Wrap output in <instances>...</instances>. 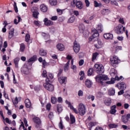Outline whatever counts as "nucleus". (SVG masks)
<instances>
[{"instance_id":"9b49d317","label":"nucleus","mask_w":130,"mask_h":130,"mask_svg":"<svg viewBox=\"0 0 130 130\" xmlns=\"http://www.w3.org/2000/svg\"><path fill=\"white\" fill-rule=\"evenodd\" d=\"M116 87L120 90H125L126 88V84L124 82H120L116 85Z\"/></svg>"},{"instance_id":"0e129e2a","label":"nucleus","mask_w":130,"mask_h":130,"mask_svg":"<svg viewBox=\"0 0 130 130\" xmlns=\"http://www.w3.org/2000/svg\"><path fill=\"white\" fill-rule=\"evenodd\" d=\"M51 107V104H48L47 105H46V108L47 109V110H50V108Z\"/></svg>"},{"instance_id":"c756f323","label":"nucleus","mask_w":130,"mask_h":130,"mask_svg":"<svg viewBox=\"0 0 130 130\" xmlns=\"http://www.w3.org/2000/svg\"><path fill=\"white\" fill-rule=\"evenodd\" d=\"M15 29L14 28H12L11 30L9 31V38L11 39V38H12V37L14 36V31Z\"/></svg>"},{"instance_id":"6e6552de","label":"nucleus","mask_w":130,"mask_h":130,"mask_svg":"<svg viewBox=\"0 0 130 130\" xmlns=\"http://www.w3.org/2000/svg\"><path fill=\"white\" fill-rule=\"evenodd\" d=\"M73 49L75 52V53H79V51H80V49H81V46H80V44H79L78 42L76 41H75V42H74Z\"/></svg>"},{"instance_id":"49530a36","label":"nucleus","mask_w":130,"mask_h":130,"mask_svg":"<svg viewBox=\"0 0 130 130\" xmlns=\"http://www.w3.org/2000/svg\"><path fill=\"white\" fill-rule=\"evenodd\" d=\"M96 29H98L99 31H101V32H102V25L101 24L98 25L96 27Z\"/></svg>"},{"instance_id":"9d476101","label":"nucleus","mask_w":130,"mask_h":130,"mask_svg":"<svg viewBox=\"0 0 130 130\" xmlns=\"http://www.w3.org/2000/svg\"><path fill=\"white\" fill-rule=\"evenodd\" d=\"M130 119V114L122 115L121 117V120L123 123H127V122Z\"/></svg>"},{"instance_id":"69168bd1","label":"nucleus","mask_w":130,"mask_h":130,"mask_svg":"<svg viewBox=\"0 0 130 130\" xmlns=\"http://www.w3.org/2000/svg\"><path fill=\"white\" fill-rule=\"evenodd\" d=\"M94 5L95 8H98V7H99L100 6V5L98 4V2H97L96 1H94Z\"/></svg>"},{"instance_id":"13d9d810","label":"nucleus","mask_w":130,"mask_h":130,"mask_svg":"<svg viewBox=\"0 0 130 130\" xmlns=\"http://www.w3.org/2000/svg\"><path fill=\"white\" fill-rule=\"evenodd\" d=\"M85 3L86 7H88L90 6V2H89V0H85Z\"/></svg>"},{"instance_id":"7c9ffc66","label":"nucleus","mask_w":130,"mask_h":130,"mask_svg":"<svg viewBox=\"0 0 130 130\" xmlns=\"http://www.w3.org/2000/svg\"><path fill=\"white\" fill-rule=\"evenodd\" d=\"M57 111L58 112V113H60V112L62 111V107L61 105H57Z\"/></svg>"},{"instance_id":"5fc2aeb1","label":"nucleus","mask_w":130,"mask_h":130,"mask_svg":"<svg viewBox=\"0 0 130 130\" xmlns=\"http://www.w3.org/2000/svg\"><path fill=\"white\" fill-rule=\"evenodd\" d=\"M59 127L62 129L63 128V125L62 124V121H60V123H59Z\"/></svg>"},{"instance_id":"603ef678","label":"nucleus","mask_w":130,"mask_h":130,"mask_svg":"<svg viewBox=\"0 0 130 130\" xmlns=\"http://www.w3.org/2000/svg\"><path fill=\"white\" fill-rule=\"evenodd\" d=\"M12 102H13V104H18V98L17 97H16L15 98V100H14V101H12Z\"/></svg>"},{"instance_id":"a878e982","label":"nucleus","mask_w":130,"mask_h":130,"mask_svg":"<svg viewBox=\"0 0 130 130\" xmlns=\"http://www.w3.org/2000/svg\"><path fill=\"white\" fill-rule=\"evenodd\" d=\"M111 99L109 98L105 101L104 103L107 106H110V105H111Z\"/></svg>"},{"instance_id":"e2e57ef3","label":"nucleus","mask_w":130,"mask_h":130,"mask_svg":"<svg viewBox=\"0 0 130 130\" xmlns=\"http://www.w3.org/2000/svg\"><path fill=\"white\" fill-rule=\"evenodd\" d=\"M57 13H58V14L59 15H61L62 14V10L60 9H57Z\"/></svg>"},{"instance_id":"c9c22d12","label":"nucleus","mask_w":130,"mask_h":130,"mask_svg":"<svg viewBox=\"0 0 130 130\" xmlns=\"http://www.w3.org/2000/svg\"><path fill=\"white\" fill-rule=\"evenodd\" d=\"M51 102L53 104H55V103H56L57 102V100L56 99V98L53 96L51 99Z\"/></svg>"},{"instance_id":"de8ad7c7","label":"nucleus","mask_w":130,"mask_h":130,"mask_svg":"<svg viewBox=\"0 0 130 130\" xmlns=\"http://www.w3.org/2000/svg\"><path fill=\"white\" fill-rule=\"evenodd\" d=\"M109 126L110 127V128H114L115 127H117V125L115 124H110L109 125Z\"/></svg>"},{"instance_id":"5701e85b","label":"nucleus","mask_w":130,"mask_h":130,"mask_svg":"<svg viewBox=\"0 0 130 130\" xmlns=\"http://www.w3.org/2000/svg\"><path fill=\"white\" fill-rule=\"evenodd\" d=\"M108 94L110 96H114L115 94V89L114 88H110L109 90Z\"/></svg>"},{"instance_id":"79ce46f5","label":"nucleus","mask_w":130,"mask_h":130,"mask_svg":"<svg viewBox=\"0 0 130 130\" xmlns=\"http://www.w3.org/2000/svg\"><path fill=\"white\" fill-rule=\"evenodd\" d=\"M32 16L34 18H38V15H39V12H38V11L32 12Z\"/></svg>"},{"instance_id":"20e7f679","label":"nucleus","mask_w":130,"mask_h":130,"mask_svg":"<svg viewBox=\"0 0 130 130\" xmlns=\"http://www.w3.org/2000/svg\"><path fill=\"white\" fill-rule=\"evenodd\" d=\"M115 32L117 33V34H122L123 32H124L125 30V27H123L122 25L119 24L114 28Z\"/></svg>"},{"instance_id":"6e6d98bb","label":"nucleus","mask_w":130,"mask_h":130,"mask_svg":"<svg viewBox=\"0 0 130 130\" xmlns=\"http://www.w3.org/2000/svg\"><path fill=\"white\" fill-rule=\"evenodd\" d=\"M37 10H38V9L37 8V7H32L31 8V12H32V13H34L35 12H38L37 11Z\"/></svg>"},{"instance_id":"bb28decb","label":"nucleus","mask_w":130,"mask_h":130,"mask_svg":"<svg viewBox=\"0 0 130 130\" xmlns=\"http://www.w3.org/2000/svg\"><path fill=\"white\" fill-rule=\"evenodd\" d=\"M71 123L73 124L76 122V118L72 114H70Z\"/></svg>"},{"instance_id":"774afa93","label":"nucleus","mask_w":130,"mask_h":130,"mask_svg":"<svg viewBox=\"0 0 130 130\" xmlns=\"http://www.w3.org/2000/svg\"><path fill=\"white\" fill-rule=\"evenodd\" d=\"M49 118L51 119V118H53V113L50 112L49 114Z\"/></svg>"},{"instance_id":"3c124183","label":"nucleus","mask_w":130,"mask_h":130,"mask_svg":"<svg viewBox=\"0 0 130 130\" xmlns=\"http://www.w3.org/2000/svg\"><path fill=\"white\" fill-rule=\"evenodd\" d=\"M76 0H73L72 2H71V5L72 7L75 8V7H76Z\"/></svg>"},{"instance_id":"2eb2a0df","label":"nucleus","mask_w":130,"mask_h":130,"mask_svg":"<svg viewBox=\"0 0 130 130\" xmlns=\"http://www.w3.org/2000/svg\"><path fill=\"white\" fill-rule=\"evenodd\" d=\"M58 81L60 84H64L67 82V77L61 76L58 78Z\"/></svg>"},{"instance_id":"f704fd0d","label":"nucleus","mask_w":130,"mask_h":130,"mask_svg":"<svg viewBox=\"0 0 130 130\" xmlns=\"http://www.w3.org/2000/svg\"><path fill=\"white\" fill-rule=\"evenodd\" d=\"M69 64H70V61H68L67 63L65 64V66L64 67V70L65 72H67V71L69 70V68H70Z\"/></svg>"},{"instance_id":"58836bf2","label":"nucleus","mask_w":130,"mask_h":130,"mask_svg":"<svg viewBox=\"0 0 130 130\" xmlns=\"http://www.w3.org/2000/svg\"><path fill=\"white\" fill-rule=\"evenodd\" d=\"M98 55V53H97V52L94 53L92 54V61H94V60H95V59H96V58L97 57Z\"/></svg>"},{"instance_id":"393cba45","label":"nucleus","mask_w":130,"mask_h":130,"mask_svg":"<svg viewBox=\"0 0 130 130\" xmlns=\"http://www.w3.org/2000/svg\"><path fill=\"white\" fill-rule=\"evenodd\" d=\"M76 7L77 9H79V10H81L82 9L83 7H82V2L81 1H77L76 3Z\"/></svg>"},{"instance_id":"864d4df0","label":"nucleus","mask_w":130,"mask_h":130,"mask_svg":"<svg viewBox=\"0 0 130 130\" xmlns=\"http://www.w3.org/2000/svg\"><path fill=\"white\" fill-rule=\"evenodd\" d=\"M50 20L52 21H56L57 20V16H54L51 17Z\"/></svg>"},{"instance_id":"72a5a7b5","label":"nucleus","mask_w":130,"mask_h":130,"mask_svg":"<svg viewBox=\"0 0 130 130\" xmlns=\"http://www.w3.org/2000/svg\"><path fill=\"white\" fill-rule=\"evenodd\" d=\"M42 36L43 37H44V39H49L50 36L48 34H45L44 32H43L42 34Z\"/></svg>"},{"instance_id":"052dcab7","label":"nucleus","mask_w":130,"mask_h":130,"mask_svg":"<svg viewBox=\"0 0 130 130\" xmlns=\"http://www.w3.org/2000/svg\"><path fill=\"white\" fill-rule=\"evenodd\" d=\"M66 103H67L68 105H69V107H70V108H71L72 106H73V105H72V104H71V102H69V101L68 100L66 101Z\"/></svg>"},{"instance_id":"c85d7f7f","label":"nucleus","mask_w":130,"mask_h":130,"mask_svg":"<svg viewBox=\"0 0 130 130\" xmlns=\"http://www.w3.org/2000/svg\"><path fill=\"white\" fill-rule=\"evenodd\" d=\"M49 4L51 6H56V5H57V1L49 0Z\"/></svg>"},{"instance_id":"8fccbe9b","label":"nucleus","mask_w":130,"mask_h":130,"mask_svg":"<svg viewBox=\"0 0 130 130\" xmlns=\"http://www.w3.org/2000/svg\"><path fill=\"white\" fill-rule=\"evenodd\" d=\"M88 125L89 126V127H92V126H94V125H96V123L90 122L88 123Z\"/></svg>"},{"instance_id":"4468645a","label":"nucleus","mask_w":130,"mask_h":130,"mask_svg":"<svg viewBox=\"0 0 130 130\" xmlns=\"http://www.w3.org/2000/svg\"><path fill=\"white\" fill-rule=\"evenodd\" d=\"M40 9L41 12H43V13H46V12H47V10H48V8H47V6H46V5L44 4L41 5Z\"/></svg>"},{"instance_id":"bf43d9fd","label":"nucleus","mask_w":130,"mask_h":130,"mask_svg":"<svg viewBox=\"0 0 130 130\" xmlns=\"http://www.w3.org/2000/svg\"><path fill=\"white\" fill-rule=\"evenodd\" d=\"M129 107V105L127 103H125L124 104V108L125 109H127Z\"/></svg>"},{"instance_id":"dca6fc26","label":"nucleus","mask_w":130,"mask_h":130,"mask_svg":"<svg viewBox=\"0 0 130 130\" xmlns=\"http://www.w3.org/2000/svg\"><path fill=\"white\" fill-rule=\"evenodd\" d=\"M111 114H115L116 113V106L113 105L111 107V110L110 111Z\"/></svg>"},{"instance_id":"ddd939ff","label":"nucleus","mask_w":130,"mask_h":130,"mask_svg":"<svg viewBox=\"0 0 130 130\" xmlns=\"http://www.w3.org/2000/svg\"><path fill=\"white\" fill-rule=\"evenodd\" d=\"M79 31L81 33H83V35H85L86 36L89 35L88 33H87V35H85L86 30H85V25H84V24H80L79 25Z\"/></svg>"},{"instance_id":"1a4fd4ad","label":"nucleus","mask_w":130,"mask_h":130,"mask_svg":"<svg viewBox=\"0 0 130 130\" xmlns=\"http://www.w3.org/2000/svg\"><path fill=\"white\" fill-rule=\"evenodd\" d=\"M110 74L112 77H115V80H121V79H122V76H120V78H118V77L116 76V74H117V72L114 69H112L110 70Z\"/></svg>"},{"instance_id":"39448f33","label":"nucleus","mask_w":130,"mask_h":130,"mask_svg":"<svg viewBox=\"0 0 130 130\" xmlns=\"http://www.w3.org/2000/svg\"><path fill=\"white\" fill-rule=\"evenodd\" d=\"M44 87L46 90H47L50 92H52V91L54 90V86L48 82L44 83Z\"/></svg>"},{"instance_id":"f03ea898","label":"nucleus","mask_w":130,"mask_h":130,"mask_svg":"<svg viewBox=\"0 0 130 130\" xmlns=\"http://www.w3.org/2000/svg\"><path fill=\"white\" fill-rule=\"evenodd\" d=\"M95 80L102 85H104V83L102 81H108L109 78L107 75L99 74L95 77Z\"/></svg>"},{"instance_id":"a211bd4d","label":"nucleus","mask_w":130,"mask_h":130,"mask_svg":"<svg viewBox=\"0 0 130 130\" xmlns=\"http://www.w3.org/2000/svg\"><path fill=\"white\" fill-rule=\"evenodd\" d=\"M21 72L23 74H24V75H29V69L28 68L26 67H23V68L21 69Z\"/></svg>"},{"instance_id":"f8f14e48","label":"nucleus","mask_w":130,"mask_h":130,"mask_svg":"<svg viewBox=\"0 0 130 130\" xmlns=\"http://www.w3.org/2000/svg\"><path fill=\"white\" fill-rule=\"evenodd\" d=\"M44 24L45 26H52L53 25V22L50 20H48V18H46L44 20Z\"/></svg>"},{"instance_id":"412c9836","label":"nucleus","mask_w":130,"mask_h":130,"mask_svg":"<svg viewBox=\"0 0 130 130\" xmlns=\"http://www.w3.org/2000/svg\"><path fill=\"white\" fill-rule=\"evenodd\" d=\"M57 48L60 51H62V50H64V46L62 44H58L57 45Z\"/></svg>"},{"instance_id":"cd10ccee","label":"nucleus","mask_w":130,"mask_h":130,"mask_svg":"<svg viewBox=\"0 0 130 130\" xmlns=\"http://www.w3.org/2000/svg\"><path fill=\"white\" fill-rule=\"evenodd\" d=\"M34 121L37 123V124H41V120L38 117H36L33 119Z\"/></svg>"},{"instance_id":"4c0bfd02","label":"nucleus","mask_w":130,"mask_h":130,"mask_svg":"<svg viewBox=\"0 0 130 130\" xmlns=\"http://www.w3.org/2000/svg\"><path fill=\"white\" fill-rule=\"evenodd\" d=\"M75 20H76V17L75 16H72L69 19V22L74 23V22H75Z\"/></svg>"},{"instance_id":"7ed1b4c3","label":"nucleus","mask_w":130,"mask_h":130,"mask_svg":"<svg viewBox=\"0 0 130 130\" xmlns=\"http://www.w3.org/2000/svg\"><path fill=\"white\" fill-rule=\"evenodd\" d=\"M97 74H103L104 73V67L102 64H95L94 66Z\"/></svg>"},{"instance_id":"37998d69","label":"nucleus","mask_w":130,"mask_h":130,"mask_svg":"<svg viewBox=\"0 0 130 130\" xmlns=\"http://www.w3.org/2000/svg\"><path fill=\"white\" fill-rule=\"evenodd\" d=\"M29 40H30V35L27 34L25 36V41L26 42H29Z\"/></svg>"},{"instance_id":"c03bdc74","label":"nucleus","mask_w":130,"mask_h":130,"mask_svg":"<svg viewBox=\"0 0 130 130\" xmlns=\"http://www.w3.org/2000/svg\"><path fill=\"white\" fill-rule=\"evenodd\" d=\"M111 3L112 5H114L115 6H118V3L116 2L115 0H110Z\"/></svg>"},{"instance_id":"338daca9","label":"nucleus","mask_w":130,"mask_h":130,"mask_svg":"<svg viewBox=\"0 0 130 130\" xmlns=\"http://www.w3.org/2000/svg\"><path fill=\"white\" fill-rule=\"evenodd\" d=\"M83 21L84 23H85V24H90V21H89L88 20H86L85 19H83Z\"/></svg>"},{"instance_id":"09e8293b","label":"nucleus","mask_w":130,"mask_h":130,"mask_svg":"<svg viewBox=\"0 0 130 130\" xmlns=\"http://www.w3.org/2000/svg\"><path fill=\"white\" fill-rule=\"evenodd\" d=\"M42 77H44V78H46V77H47V72L46 70H44L42 73Z\"/></svg>"},{"instance_id":"473e14b6","label":"nucleus","mask_w":130,"mask_h":130,"mask_svg":"<svg viewBox=\"0 0 130 130\" xmlns=\"http://www.w3.org/2000/svg\"><path fill=\"white\" fill-rule=\"evenodd\" d=\"M93 74H94V70H93V68H90L87 72L88 76H92Z\"/></svg>"},{"instance_id":"2f4dec72","label":"nucleus","mask_w":130,"mask_h":130,"mask_svg":"<svg viewBox=\"0 0 130 130\" xmlns=\"http://www.w3.org/2000/svg\"><path fill=\"white\" fill-rule=\"evenodd\" d=\"M46 54H47V53L45 50L43 49H41L40 50V55H41V56H45Z\"/></svg>"},{"instance_id":"b1692460","label":"nucleus","mask_w":130,"mask_h":130,"mask_svg":"<svg viewBox=\"0 0 130 130\" xmlns=\"http://www.w3.org/2000/svg\"><path fill=\"white\" fill-rule=\"evenodd\" d=\"M25 106L27 108H29L31 107V102L29 99H26L25 101Z\"/></svg>"},{"instance_id":"aec40b11","label":"nucleus","mask_w":130,"mask_h":130,"mask_svg":"<svg viewBox=\"0 0 130 130\" xmlns=\"http://www.w3.org/2000/svg\"><path fill=\"white\" fill-rule=\"evenodd\" d=\"M93 83L90 80L86 79L85 81V85L87 88H91Z\"/></svg>"},{"instance_id":"4be33fe9","label":"nucleus","mask_w":130,"mask_h":130,"mask_svg":"<svg viewBox=\"0 0 130 130\" xmlns=\"http://www.w3.org/2000/svg\"><path fill=\"white\" fill-rule=\"evenodd\" d=\"M20 61V58L16 57L14 59V63L15 66V67L18 68H19V61Z\"/></svg>"},{"instance_id":"a19ab883","label":"nucleus","mask_w":130,"mask_h":130,"mask_svg":"<svg viewBox=\"0 0 130 130\" xmlns=\"http://www.w3.org/2000/svg\"><path fill=\"white\" fill-rule=\"evenodd\" d=\"M36 60V57L34 56L28 59V62H32V61H35Z\"/></svg>"},{"instance_id":"6ab92c4d","label":"nucleus","mask_w":130,"mask_h":130,"mask_svg":"<svg viewBox=\"0 0 130 130\" xmlns=\"http://www.w3.org/2000/svg\"><path fill=\"white\" fill-rule=\"evenodd\" d=\"M104 37L105 39H112L113 38V35L111 34H105L104 35Z\"/></svg>"},{"instance_id":"f3484780","label":"nucleus","mask_w":130,"mask_h":130,"mask_svg":"<svg viewBox=\"0 0 130 130\" xmlns=\"http://www.w3.org/2000/svg\"><path fill=\"white\" fill-rule=\"evenodd\" d=\"M110 13V10L108 9H103L101 10V14L102 15H108Z\"/></svg>"},{"instance_id":"423d86ee","label":"nucleus","mask_w":130,"mask_h":130,"mask_svg":"<svg viewBox=\"0 0 130 130\" xmlns=\"http://www.w3.org/2000/svg\"><path fill=\"white\" fill-rule=\"evenodd\" d=\"M110 61L111 66H112V67H113L114 68H115L116 67V66L118 64V61H119V60L118 59V57L114 56L111 58Z\"/></svg>"},{"instance_id":"0eeeda50","label":"nucleus","mask_w":130,"mask_h":130,"mask_svg":"<svg viewBox=\"0 0 130 130\" xmlns=\"http://www.w3.org/2000/svg\"><path fill=\"white\" fill-rule=\"evenodd\" d=\"M91 34H92V36L89 39L90 41L94 40V38H96L99 36V33H98V31L95 28H92L91 29Z\"/></svg>"},{"instance_id":"680f3d73","label":"nucleus","mask_w":130,"mask_h":130,"mask_svg":"<svg viewBox=\"0 0 130 130\" xmlns=\"http://www.w3.org/2000/svg\"><path fill=\"white\" fill-rule=\"evenodd\" d=\"M78 96H83V95H84V93L83 92V91L80 90L78 91Z\"/></svg>"},{"instance_id":"e433bc0d","label":"nucleus","mask_w":130,"mask_h":130,"mask_svg":"<svg viewBox=\"0 0 130 130\" xmlns=\"http://www.w3.org/2000/svg\"><path fill=\"white\" fill-rule=\"evenodd\" d=\"M114 81H115V78H111L110 81L106 82V84H114Z\"/></svg>"},{"instance_id":"ea45409f","label":"nucleus","mask_w":130,"mask_h":130,"mask_svg":"<svg viewBox=\"0 0 130 130\" xmlns=\"http://www.w3.org/2000/svg\"><path fill=\"white\" fill-rule=\"evenodd\" d=\"M20 50L22 52L25 50V45L24 44H20Z\"/></svg>"},{"instance_id":"f257e3e1","label":"nucleus","mask_w":130,"mask_h":130,"mask_svg":"<svg viewBox=\"0 0 130 130\" xmlns=\"http://www.w3.org/2000/svg\"><path fill=\"white\" fill-rule=\"evenodd\" d=\"M70 109H72L74 112H75L76 114L79 113L81 116L84 115L86 113V108L85 107V105L83 103H80L78 106V110L77 109L74 108V106H71Z\"/></svg>"},{"instance_id":"4d7b16f0","label":"nucleus","mask_w":130,"mask_h":130,"mask_svg":"<svg viewBox=\"0 0 130 130\" xmlns=\"http://www.w3.org/2000/svg\"><path fill=\"white\" fill-rule=\"evenodd\" d=\"M5 121L7 122V123H9V124H11V123H12V121H11V120H10L9 118H6Z\"/></svg>"},{"instance_id":"a18cd8bd","label":"nucleus","mask_w":130,"mask_h":130,"mask_svg":"<svg viewBox=\"0 0 130 130\" xmlns=\"http://www.w3.org/2000/svg\"><path fill=\"white\" fill-rule=\"evenodd\" d=\"M34 24L36 25V26H40L41 25V22L37 20H35L34 21Z\"/></svg>"}]
</instances>
